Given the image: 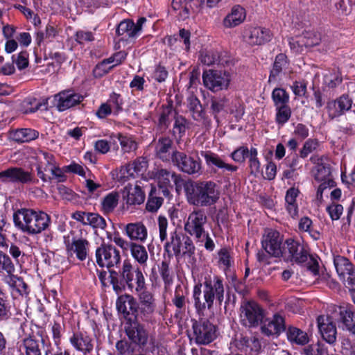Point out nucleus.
I'll use <instances>...</instances> for the list:
<instances>
[{
    "label": "nucleus",
    "mask_w": 355,
    "mask_h": 355,
    "mask_svg": "<svg viewBox=\"0 0 355 355\" xmlns=\"http://www.w3.org/2000/svg\"><path fill=\"white\" fill-rule=\"evenodd\" d=\"M200 155L204 157L209 167L215 166L217 168L224 169L230 172H236L239 168L236 165L225 163L218 154L211 150H202L200 152Z\"/></svg>",
    "instance_id": "c85d7f7f"
},
{
    "label": "nucleus",
    "mask_w": 355,
    "mask_h": 355,
    "mask_svg": "<svg viewBox=\"0 0 355 355\" xmlns=\"http://www.w3.org/2000/svg\"><path fill=\"white\" fill-rule=\"evenodd\" d=\"M319 145L320 143L317 139L309 138L306 139L299 152L300 157L302 159L306 158L310 153L318 148Z\"/></svg>",
    "instance_id": "0e129e2a"
},
{
    "label": "nucleus",
    "mask_w": 355,
    "mask_h": 355,
    "mask_svg": "<svg viewBox=\"0 0 355 355\" xmlns=\"http://www.w3.org/2000/svg\"><path fill=\"white\" fill-rule=\"evenodd\" d=\"M90 225L94 229L105 230L107 227L105 219L98 213L89 212L87 214L86 225Z\"/></svg>",
    "instance_id": "4d7b16f0"
},
{
    "label": "nucleus",
    "mask_w": 355,
    "mask_h": 355,
    "mask_svg": "<svg viewBox=\"0 0 355 355\" xmlns=\"http://www.w3.org/2000/svg\"><path fill=\"white\" fill-rule=\"evenodd\" d=\"M152 175L157 182L158 194L165 198H168L171 196V190L173 188L172 182L174 183L177 190L184 184L182 175L170 169L163 168H154L152 171Z\"/></svg>",
    "instance_id": "423d86ee"
},
{
    "label": "nucleus",
    "mask_w": 355,
    "mask_h": 355,
    "mask_svg": "<svg viewBox=\"0 0 355 355\" xmlns=\"http://www.w3.org/2000/svg\"><path fill=\"white\" fill-rule=\"evenodd\" d=\"M318 326L322 338L329 345H334L336 341L337 329L334 322L327 319L324 322V316L318 317Z\"/></svg>",
    "instance_id": "cd10ccee"
},
{
    "label": "nucleus",
    "mask_w": 355,
    "mask_h": 355,
    "mask_svg": "<svg viewBox=\"0 0 355 355\" xmlns=\"http://www.w3.org/2000/svg\"><path fill=\"white\" fill-rule=\"evenodd\" d=\"M304 355H329L325 344L318 341L315 344H310L303 349Z\"/></svg>",
    "instance_id": "13d9d810"
},
{
    "label": "nucleus",
    "mask_w": 355,
    "mask_h": 355,
    "mask_svg": "<svg viewBox=\"0 0 355 355\" xmlns=\"http://www.w3.org/2000/svg\"><path fill=\"white\" fill-rule=\"evenodd\" d=\"M122 196L128 206H135L141 205L146 198L144 191L139 185L132 187L131 184H128L122 189Z\"/></svg>",
    "instance_id": "393cba45"
},
{
    "label": "nucleus",
    "mask_w": 355,
    "mask_h": 355,
    "mask_svg": "<svg viewBox=\"0 0 355 355\" xmlns=\"http://www.w3.org/2000/svg\"><path fill=\"white\" fill-rule=\"evenodd\" d=\"M31 326L32 324L27 321L21 323L20 329L22 333L19 336L22 338L21 347L25 355H42L39 340L35 338Z\"/></svg>",
    "instance_id": "6ab92c4d"
},
{
    "label": "nucleus",
    "mask_w": 355,
    "mask_h": 355,
    "mask_svg": "<svg viewBox=\"0 0 355 355\" xmlns=\"http://www.w3.org/2000/svg\"><path fill=\"white\" fill-rule=\"evenodd\" d=\"M12 218L15 226L28 236L40 234L51 225V216L38 209H18L14 211Z\"/></svg>",
    "instance_id": "7ed1b4c3"
},
{
    "label": "nucleus",
    "mask_w": 355,
    "mask_h": 355,
    "mask_svg": "<svg viewBox=\"0 0 355 355\" xmlns=\"http://www.w3.org/2000/svg\"><path fill=\"white\" fill-rule=\"evenodd\" d=\"M275 121L278 125H284L291 116V109L288 105L275 107Z\"/></svg>",
    "instance_id": "bf43d9fd"
},
{
    "label": "nucleus",
    "mask_w": 355,
    "mask_h": 355,
    "mask_svg": "<svg viewBox=\"0 0 355 355\" xmlns=\"http://www.w3.org/2000/svg\"><path fill=\"white\" fill-rule=\"evenodd\" d=\"M324 84L329 89H334L343 82L341 74L336 71H329L324 76Z\"/></svg>",
    "instance_id": "e2e57ef3"
},
{
    "label": "nucleus",
    "mask_w": 355,
    "mask_h": 355,
    "mask_svg": "<svg viewBox=\"0 0 355 355\" xmlns=\"http://www.w3.org/2000/svg\"><path fill=\"white\" fill-rule=\"evenodd\" d=\"M338 320L352 336H355V309L349 304H344L338 306Z\"/></svg>",
    "instance_id": "a878e982"
},
{
    "label": "nucleus",
    "mask_w": 355,
    "mask_h": 355,
    "mask_svg": "<svg viewBox=\"0 0 355 355\" xmlns=\"http://www.w3.org/2000/svg\"><path fill=\"white\" fill-rule=\"evenodd\" d=\"M352 105V99L347 94H343L336 99L330 100L326 105L328 117L330 120L340 117L350 110Z\"/></svg>",
    "instance_id": "4be33fe9"
},
{
    "label": "nucleus",
    "mask_w": 355,
    "mask_h": 355,
    "mask_svg": "<svg viewBox=\"0 0 355 355\" xmlns=\"http://www.w3.org/2000/svg\"><path fill=\"white\" fill-rule=\"evenodd\" d=\"M131 256L140 265L146 266L148 255L146 248L136 243H133L130 249Z\"/></svg>",
    "instance_id": "de8ad7c7"
},
{
    "label": "nucleus",
    "mask_w": 355,
    "mask_h": 355,
    "mask_svg": "<svg viewBox=\"0 0 355 355\" xmlns=\"http://www.w3.org/2000/svg\"><path fill=\"white\" fill-rule=\"evenodd\" d=\"M334 4L338 14L348 15L355 5V0H333Z\"/></svg>",
    "instance_id": "338daca9"
},
{
    "label": "nucleus",
    "mask_w": 355,
    "mask_h": 355,
    "mask_svg": "<svg viewBox=\"0 0 355 355\" xmlns=\"http://www.w3.org/2000/svg\"><path fill=\"white\" fill-rule=\"evenodd\" d=\"M0 181L2 183L37 184L39 180L32 173L21 167L10 166L0 172Z\"/></svg>",
    "instance_id": "dca6fc26"
},
{
    "label": "nucleus",
    "mask_w": 355,
    "mask_h": 355,
    "mask_svg": "<svg viewBox=\"0 0 355 355\" xmlns=\"http://www.w3.org/2000/svg\"><path fill=\"white\" fill-rule=\"evenodd\" d=\"M202 78L204 86L214 93L227 89L231 81L230 74L225 70H205Z\"/></svg>",
    "instance_id": "1a4fd4ad"
},
{
    "label": "nucleus",
    "mask_w": 355,
    "mask_h": 355,
    "mask_svg": "<svg viewBox=\"0 0 355 355\" xmlns=\"http://www.w3.org/2000/svg\"><path fill=\"white\" fill-rule=\"evenodd\" d=\"M138 294V301L136 300V311L137 318L143 322H149L155 311L156 304L153 293L147 290L146 281L144 287L139 291H135Z\"/></svg>",
    "instance_id": "9b49d317"
},
{
    "label": "nucleus",
    "mask_w": 355,
    "mask_h": 355,
    "mask_svg": "<svg viewBox=\"0 0 355 355\" xmlns=\"http://www.w3.org/2000/svg\"><path fill=\"white\" fill-rule=\"evenodd\" d=\"M171 163L180 171L188 175H193L201 173V160L198 156H189L176 148L173 150Z\"/></svg>",
    "instance_id": "f8f14e48"
},
{
    "label": "nucleus",
    "mask_w": 355,
    "mask_h": 355,
    "mask_svg": "<svg viewBox=\"0 0 355 355\" xmlns=\"http://www.w3.org/2000/svg\"><path fill=\"white\" fill-rule=\"evenodd\" d=\"M240 311L241 324L246 327H258L264 318V310L254 301H244Z\"/></svg>",
    "instance_id": "9d476101"
},
{
    "label": "nucleus",
    "mask_w": 355,
    "mask_h": 355,
    "mask_svg": "<svg viewBox=\"0 0 355 355\" xmlns=\"http://www.w3.org/2000/svg\"><path fill=\"white\" fill-rule=\"evenodd\" d=\"M139 319L134 317L132 321L125 322V333L128 340L139 349H144L148 344L149 334L145 325L141 323Z\"/></svg>",
    "instance_id": "ddd939ff"
},
{
    "label": "nucleus",
    "mask_w": 355,
    "mask_h": 355,
    "mask_svg": "<svg viewBox=\"0 0 355 355\" xmlns=\"http://www.w3.org/2000/svg\"><path fill=\"white\" fill-rule=\"evenodd\" d=\"M6 282L20 295L27 296L29 294L30 290L28 286L24 281L23 277L15 275L12 273V275H8Z\"/></svg>",
    "instance_id": "a19ab883"
},
{
    "label": "nucleus",
    "mask_w": 355,
    "mask_h": 355,
    "mask_svg": "<svg viewBox=\"0 0 355 355\" xmlns=\"http://www.w3.org/2000/svg\"><path fill=\"white\" fill-rule=\"evenodd\" d=\"M225 297L224 279L221 276L207 275L202 283L196 284L193 290V298L196 313L204 316L206 309L214 307V301L221 306Z\"/></svg>",
    "instance_id": "f257e3e1"
},
{
    "label": "nucleus",
    "mask_w": 355,
    "mask_h": 355,
    "mask_svg": "<svg viewBox=\"0 0 355 355\" xmlns=\"http://www.w3.org/2000/svg\"><path fill=\"white\" fill-rule=\"evenodd\" d=\"M171 259H166L165 254H164V259L161 263L158 265L159 273L166 286H170L173 283V275L170 269Z\"/></svg>",
    "instance_id": "3c124183"
},
{
    "label": "nucleus",
    "mask_w": 355,
    "mask_h": 355,
    "mask_svg": "<svg viewBox=\"0 0 355 355\" xmlns=\"http://www.w3.org/2000/svg\"><path fill=\"white\" fill-rule=\"evenodd\" d=\"M272 37L270 29L261 26L251 28L246 36L247 42L251 46L263 45L269 42Z\"/></svg>",
    "instance_id": "bb28decb"
},
{
    "label": "nucleus",
    "mask_w": 355,
    "mask_h": 355,
    "mask_svg": "<svg viewBox=\"0 0 355 355\" xmlns=\"http://www.w3.org/2000/svg\"><path fill=\"white\" fill-rule=\"evenodd\" d=\"M207 221L205 211L201 209L193 210L189 214L184 224V230L191 236L200 240L205 236V225Z\"/></svg>",
    "instance_id": "2eb2a0df"
},
{
    "label": "nucleus",
    "mask_w": 355,
    "mask_h": 355,
    "mask_svg": "<svg viewBox=\"0 0 355 355\" xmlns=\"http://www.w3.org/2000/svg\"><path fill=\"white\" fill-rule=\"evenodd\" d=\"M119 195L116 191H112L105 195L101 202V211L107 215L112 213L119 204Z\"/></svg>",
    "instance_id": "58836bf2"
},
{
    "label": "nucleus",
    "mask_w": 355,
    "mask_h": 355,
    "mask_svg": "<svg viewBox=\"0 0 355 355\" xmlns=\"http://www.w3.org/2000/svg\"><path fill=\"white\" fill-rule=\"evenodd\" d=\"M275 107L288 105L289 94L286 89L281 87L275 88L271 94Z\"/></svg>",
    "instance_id": "864d4df0"
},
{
    "label": "nucleus",
    "mask_w": 355,
    "mask_h": 355,
    "mask_svg": "<svg viewBox=\"0 0 355 355\" xmlns=\"http://www.w3.org/2000/svg\"><path fill=\"white\" fill-rule=\"evenodd\" d=\"M188 108L195 121H200L205 118L206 113L200 100L196 96H190L187 98Z\"/></svg>",
    "instance_id": "ea45409f"
},
{
    "label": "nucleus",
    "mask_w": 355,
    "mask_h": 355,
    "mask_svg": "<svg viewBox=\"0 0 355 355\" xmlns=\"http://www.w3.org/2000/svg\"><path fill=\"white\" fill-rule=\"evenodd\" d=\"M188 203L198 207H208L216 205L220 199L218 185L212 180L190 181L184 184Z\"/></svg>",
    "instance_id": "20e7f679"
},
{
    "label": "nucleus",
    "mask_w": 355,
    "mask_h": 355,
    "mask_svg": "<svg viewBox=\"0 0 355 355\" xmlns=\"http://www.w3.org/2000/svg\"><path fill=\"white\" fill-rule=\"evenodd\" d=\"M237 347L241 350L245 349L247 351L248 348H250V352H258L261 348V345L257 338L244 336L240 338Z\"/></svg>",
    "instance_id": "5fc2aeb1"
},
{
    "label": "nucleus",
    "mask_w": 355,
    "mask_h": 355,
    "mask_svg": "<svg viewBox=\"0 0 355 355\" xmlns=\"http://www.w3.org/2000/svg\"><path fill=\"white\" fill-rule=\"evenodd\" d=\"M12 61L19 70L25 69L29 64V53L26 50H23L17 54L12 55Z\"/></svg>",
    "instance_id": "69168bd1"
},
{
    "label": "nucleus",
    "mask_w": 355,
    "mask_h": 355,
    "mask_svg": "<svg viewBox=\"0 0 355 355\" xmlns=\"http://www.w3.org/2000/svg\"><path fill=\"white\" fill-rule=\"evenodd\" d=\"M261 245L262 248L270 256L281 257L286 255L283 237L277 230H269L263 236Z\"/></svg>",
    "instance_id": "f3484780"
},
{
    "label": "nucleus",
    "mask_w": 355,
    "mask_h": 355,
    "mask_svg": "<svg viewBox=\"0 0 355 355\" xmlns=\"http://www.w3.org/2000/svg\"><path fill=\"white\" fill-rule=\"evenodd\" d=\"M39 137V132L31 128L17 130L13 134L14 139L18 143L29 142Z\"/></svg>",
    "instance_id": "09e8293b"
},
{
    "label": "nucleus",
    "mask_w": 355,
    "mask_h": 355,
    "mask_svg": "<svg viewBox=\"0 0 355 355\" xmlns=\"http://www.w3.org/2000/svg\"><path fill=\"white\" fill-rule=\"evenodd\" d=\"M116 138L119 141L123 153H130L137 149V143L132 136L118 133Z\"/></svg>",
    "instance_id": "8fccbe9b"
},
{
    "label": "nucleus",
    "mask_w": 355,
    "mask_h": 355,
    "mask_svg": "<svg viewBox=\"0 0 355 355\" xmlns=\"http://www.w3.org/2000/svg\"><path fill=\"white\" fill-rule=\"evenodd\" d=\"M89 243L85 239H73L71 244L67 245V250L76 254L80 261L86 259L88 254Z\"/></svg>",
    "instance_id": "c9c22d12"
},
{
    "label": "nucleus",
    "mask_w": 355,
    "mask_h": 355,
    "mask_svg": "<svg viewBox=\"0 0 355 355\" xmlns=\"http://www.w3.org/2000/svg\"><path fill=\"white\" fill-rule=\"evenodd\" d=\"M96 262L101 268H107L108 270L121 263L120 251L110 242L102 239L101 245L95 251Z\"/></svg>",
    "instance_id": "6e6552de"
},
{
    "label": "nucleus",
    "mask_w": 355,
    "mask_h": 355,
    "mask_svg": "<svg viewBox=\"0 0 355 355\" xmlns=\"http://www.w3.org/2000/svg\"><path fill=\"white\" fill-rule=\"evenodd\" d=\"M300 193V189L295 187L289 188L286 192L285 207L289 216L293 218H295L298 216L299 207L297 203V198Z\"/></svg>",
    "instance_id": "473e14b6"
},
{
    "label": "nucleus",
    "mask_w": 355,
    "mask_h": 355,
    "mask_svg": "<svg viewBox=\"0 0 355 355\" xmlns=\"http://www.w3.org/2000/svg\"><path fill=\"white\" fill-rule=\"evenodd\" d=\"M245 17V10L240 5H235L223 19V25L226 28H234L242 24Z\"/></svg>",
    "instance_id": "c756f323"
},
{
    "label": "nucleus",
    "mask_w": 355,
    "mask_h": 355,
    "mask_svg": "<svg viewBox=\"0 0 355 355\" xmlns=\"http://www.w3.org/2000/svg\"><path fill=\"white\" fill-rule=\"evenodd\" d=\"M125 234L132 241L144 242L148 232L146 226L142 223H131L125 227Z\"/></svg>",
    "instance_id": "72a5a7b5"
},
{
    "label": "nucleus",
    "mask_w": 355,
    "mask_h": 355,
    "mask_svg": "<svg viewBox=\"0 0 355 355\" xmlns=\"http://www.w3.org/2000/svg\"><path fill=\"white\" fill-rule=\"evenodd\" d=\"M298 229L300 232H307L315 241L320 239V232L313 227V220L308 216H303L300 219Z\"/></svg>",
    "instance_id": "37998d69"
},
{
    "label": "nucleus",
    "mask_w": 355,
    "mask_h": 355,
    "mask_svg": "<svg viewBox=\"0 0 355 355\" xmlns=\"http://www.w3.org/2000/svg\"><path fill=\"white\" fill-rule=\"evenodd\" d=\"M84 96L72 89H64L53 96V105L60 112L80 104Z\"/></svg>",
    "instance_id": "a211bd4d"
},
{
    "label": "nucleus",
    "mask_w": 355,
    "mask_h": 355,
    "mask_svg": "<svg viewBox=\"0 0 355 355\" xmlns=\"http://www.w3.org/2000/svg\"><path fill=\"white\" fill-rule=\"evenodd\" d=\"M193 336L196 344L207 345L217 337V327L207 318L191 319Z\"/></svg>",
    "instance_id": "0eeeda50"
},
{
    "label": "nucleus",
    "mask_w": 355,
    "mask_h": 355,
    "mask_svg": "<svg viewBox=\"0 0 355 355\" xmlns=\"http://www.w3.org/2000/svg\"><path fill=\"white\" fill-rule=\"evenodd\" d=\"M284 248L287 259L293 263L302 264L307 261L309 256V248L306 244L299 239H287L284 242Z\"/></svg>",
    "instance_id": "4468645a"
},
{
    "label": "nucleus",
    "mask_w": 355,
    "mask_h": 355,
    "mask_svg": "<svg viewBox=\"0 0 355 355\" xmlns=\"http://www.w3.org/2000/svg\"><path fill=\"white\" fill-rule=\"evenodd\" d=\"M334 264L339 278L345 277L355 266L347 258L340 255L334 257Z\"/></svg>",
    "instance_id": "c03bdc74"
},
{
    "label": "nucleus",
    "mask_w": 355,
    "mask_h": 355,
    "mask_svg": "<svg viewBox=\"0 0 355 355\" xmlns=\"http://www.w3.org/2000/svg\"><path fill=\"white\" fill-rule=\"evenodd\" d=\"M11 305L9 297L5 289L0 286V322L10 318Z\"/></svg>",
    "instance_id": "79ce46f5"
},
{
    "label": "nucleus",
    "mask_w": 355,
    "mask_h": 355,
    "mask_svg": "<svg viewBox=\"0 0 355 355\" xmlns=\"http://www.w3.org/2000/svg\"><path fill=\"white\" fill-rule=\"evenodd\" d=\"M164 254L171 259L173 256L179 258L181 256L191 257L195 254V246L191 239L184 234L181 231L175 230L170 233V241L164 246Z\"/></svg>",
    "instance_id": "39448f33"
},
{
    "label": "nucleus",
    "mask_w": 355,
    "mask_h": 355,
    "mask_svg": "<svg viewBox=\"0 0 355 355\" xmlns=\"http://www.w3.org/2000/svg\"><path fill=\"white\" fill-rule=\"evenodd\" d=\"M251 154V148L249 149L246 146H241L237 147L230 155L232 160L237 163L245 162L246 158L250 157Z\"/></svg>",
    "instance_id": "680f3d73"
},
{
    "label": "nucleus",
    "mask_w": 355,
    "mask_h": 355,
    "mask_svg": "<svg viewBox=\"0 0 355 355\" xmlns=\"http://www.w3.org/2000/svg\"><path fill=\"white\" fill-rule=\"evenodd\" d=\"M136 298L128 293L119 295L116 300V309L119 316L122 317L125 322L133 320L137 316Z\"/></svg>",
    "instance_id": "aec40b11"
},
{
    "label": "nucleus",
    "mask_w": 355,
    "mask_h": 355,
    "mask_svg": "<svg viewBox=\"0 0 355 355\" xmlns=\"http://www.w3.org/2000/svg\"><path fill=\"white\" fill-rule=\"evenodd\" d=\"M116 349L118 355H134L137 347L130 340H120L116 343Z\"/></svg>",
    "instance_id": "052dcab7"
},
{
    "label": "nucleus",
    "mask_w": 355,
    "mask_h": 355,
    "mask_svg": "<svg viewBox=\"0 0 355 355\" xmlns=\"http://www.w3.org/2000/svg\"><path fill=\"white\" fill-rule=\"evenodd\" d=\"M290 60L285 53H278L272 63V68L270 70L268 82L272 83L277 80V78L283 72L284 70L288 68Z\"/></svg>",
    "instance_id": "7c9ffc66"
},
{
    "label": "nucleus",
    "mask_w": 355,
    "mask_h": 355,
    "mask_svg": "<svg viewBox=\"0 0 355 355\" xmlns=\"http://www.w3.org/2000/svg\"><path fill=\"white\" fill-rule=\"evenodd\" d=\"M71 346L83 355H90L94 347V340L91 335L84 330L73 331L69 338Z\"/></svg>",
    "instance_id": "412c9836"
},
{
    "label": "nucleus",
    "mask_w": 355,
    "mask_h": 355,
    "mask_svg": "<svg viewBox=\"0 0 355 355\" xmlns=\"http://www.w3.org/2000/svg\"><path fill=\"white\" fill-rule=\"evenodd\" d=\"M200 60L202 64L208 66L213 64L225 66L228 62L227 59H225L220 53L214 50L200 51Z\"/></svg>",
    "instance_id": "e433bc0d"
},
{
    "label": "nucleus",
    "mask_w": 355,
    "mask_h": 355,
    "mask_svg": "<svg viewBox=\"0 0 355 355\" xmlns=\"http://www.w3.org/2000/svg\"><path fill=\"white\" fill-rule=\"evenodd\" d=\"M173 141L169 136H161L155 144V155L163 162H171Z\"/></svg>",
    "instance_id": "5701e85b"
},
{
    "label": "nucleus",
    "mask_w": 355,
    "mask_h": 355,
    "mask_svg": "<svg viewBox=\"0 0 355 355\" xmlns=\"http://www.w3.org/2000/svg\"><path fill=\"white\" fill-rule=\"evenodd\" d=\"M158 194V191L155 187H152L146 205V209L149 212H156L164 202V198Z\"/></svg>",
    "instance_id": "a18cd8bd"
},
{
    "label": "nucleus",
    "mask_w": 355,
    "mask_h": 355,
    "mask_svg": "<svg viewBox=\"0 0 355 355\" xmlns=\"http://www.w3.org/2000/svg\"><path fill=\"white\" fill-rule=\"evenodd\" d=\"M160 109L156 128L157 131L163 133L169 128L171 123V116L176 112L173 109L172 103L162 105Z\"/></svg>",
    "instance_id": "2f4dec72"
},
{
    "label": "nucleus",
    "mask_w": 355,
    "mask_h": 355,
    "mask_svg": "<svg viewBox=\"0 0 355 355\" xmlns=\"http://www.w3.org/2000/svg\"><path fill=\"white\" fill-rule=\"evenodd\" d=\"M286 333L288 341L293 345L304 346L309 343L307 333L297 327L289 326Z\"/></svg>",
    "instance_id": "f704fd0d"
},
{
    "label": "nucleus",
    "mask_w": 355,
    "mask_h": 355,
    "mask_svg": "<svg viewBox=\"0 0 355 355\" xmlns=\"http://www.w3.org/2000/svg\"><path fill=\"white\" fill-rule=\"evenodd\" d=\"M117 270L110 269L109 282L116 295H120L125 291L131 293L139 291L144 287L146 281L143 272L139 267H135L129 260H125Z\"/></svg>",
    "instance_id": "f03ea898"
},
{
    "label": "nucleus",
    "mask_w": 355,
    "mask_h": 355,
    "mask_svg": "<svg viewBox=\"0 0 355 355\" xmlns=\"http://www.w3.org/2000/svg\"><path fill=\"white\" fill-rule=\"evenodd\" d=\"M134 21L132 19H124L121 21L116 28V34L119 36H123L125 40L137 37V35L133 32Z\"/></svg>",
    "instance_id": "49530a36"
},
{
    "label": "nucleus",
    "mask_w": 355,
    "mask_h": 355,
    "mask_svg": "<svg viewBox=\"0 0 355 355\" xmlns=\"http://www.w3.org/2000/svg\"><path fill=\"white\" fill-rule=\"evenodd\" d=\"M261 329V333L266 336L277 337L286 331L285 319L279 313H275L271 320H266Z\"/></svg>",
    "instance_id": "b1692460"
},
{
    "label": "nucleus",
    "mask_w": 355,
    "mask_h": 355,
    "mask_svg": "<svg viewBox=\"0 0 355 355\" xmlns=\"http://www.w3.org/2000/svg\"><path fill=\"white\" fill-rule=\"evenodd\" d=\"M21 109L25 114L34 113L40 109L47 110L48 99L40 101L34 97H26L21 103Z\"/></svg>",
    "instance_id": "4c0bfd02"
},
{
    "label": "nucleus",
    "mask_w": 355,
    "mask_h": 355,
    "mask_svg": "<svg viewBox=\"0 0 355 355\" xmlns=\"http://www.w3.org/2000/svg\"><path fill=\"white\" fill-rule=\"evenodd\" d=\"M302 37L305 43L306 48L319 45L321 41L320 35L315 31H304L302 34Z\"/></svg>",
    "instance_id": "774afa93"
},
{
    "label": "nucleus",
    "mask_w": 355,
    "mask_h": 355,
    "mask_svg": "<svg viewBox=\"0 0 355 355\" xmlns=\"http://www.w3.org/2000/svg\"><path fill=\"white\" fill-rule=\"evenodd\" d=\"M248 166L251 175L256 177L260 173L261 162L258 158V150L255 147H251V154L248 157Z\"/></svg>",
    "instance_id": "6e6d98bb"
},
{
    "label": "nucleus",
    "mask_w": 355,
    "mask_h": 355,
    "mask_svg": "<svg viewBox=\"0 0 355 355\" xmlns=\"http://www.w3.org/2000/svg\"><path fill=\"white\" fill-rule=\"evenodd\" d=\"M107 103L113 110V114L117 116L120 112L123 111V105L124 104V100L121 94H118L115 92H112L110 95L109 98L106 101Z\"/></svg>",
    "instance_id": "603ef678"
}]
</instances>
